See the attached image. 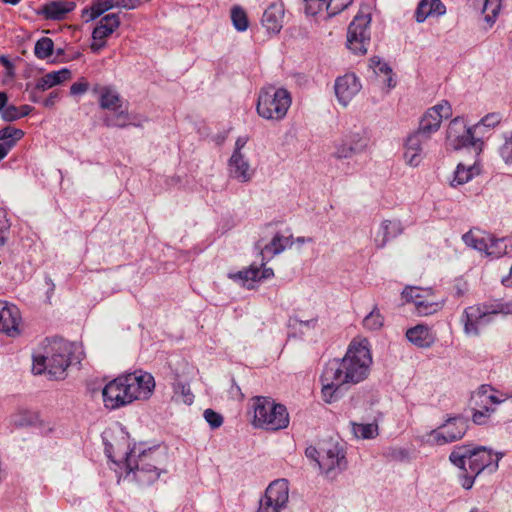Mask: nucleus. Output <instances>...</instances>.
<instances>
[{"label": "nucleus", "instance_id": "21", "mask_svg": "<svg viewBox=\"0 0 512 512\" xmlns=\"http://www.w3.org/2000/svg\"><path fill=\"white\" fill-rule=\"evenodd\" d=\"M19 321L20 315L18 308L0 301V332L10 337L18 335Z\"/></svg>", "mask_w": 512, "mask_h": 512}, {"label": "nucleus", "instance_id": "36", "mask_svg": "<svg viewBox=\"0 0 512 512\" xmlns=\"http://www.w3.org/2000/svg\"><path fill=\"white\" fill-rule=\"evenodd\" d=\"M352 432L357 438L372 439L378 435V425L376 423H356L351 422Z\"/></svg>", "mask_w": 512, "mask_h": 512}, {"label": "nucleus", "instance_id": "11", "mask_svg": "<svg viewBox=\"0 0 512 512\" xmlns=\"http://www.w3.org/2000/svg\"><path fill=\"white\" fill-rule=\"evenodd\" d=\"M512 314V299L505 303H501L497 305V309L489 312L488 310L482 308L481 306L475 305L467 307L462 315L461 322L464 325V332L466 335L478 336L479 324L489 315V314Z\"/></svg>", "mask_w": 512, "mask_h": 512}, {"label": "nucleus", "instance_id": "24", "mask_svg": "<svg viewBox=\"0 0 512 512\" xmlns=\"http://www.w3.org/2000/svg\"><path fill=\"white\" fill-rule=\"evenodd\" d=\"M407 339L419 348H429L435 341L436 337L432 330L423 324H418L406 332Z\"/></svg>", "mask_w": 512, "mask_h": 512}, {"label": "nucleus", "instance_id": "23", "mask_svg": "<svg viewBox=\"0 0 512 512\" xmlns=\"http://www.w3.org/2000/svg\"><path fill=\"white\" fill-rule=\"evenodd\" d=\"M292 245L293 237L291 235L283 236L280 233H276L268 244L263 247L258 245V248L260 249L262 261H264L282 253L286 248L292 247Z\"/></svg>", "mask_w": 512, "mask_h": 512}, {"label": "nucleus", "instance_id": "53", "mask_svg": "<svg viewBox=\"0 0 512 512\" xmlns=\"http://www.w3.org/2000/svg\"><path fill=\"white\" fill-rule=\"evenodd\" d=\"M114 7L135 9L141 4V0H113Z\"/></svg>", "mask_w": 512, "mask_h": 512}, {"label": "nucleus", "instance_id": "12", "mask_svg": "<svg viewBox=\"0 0 512 512\" xmlns=\"http://www.w3.org/2000/svg\"><path fill=\"white\" fill-rule=\"evenodd\" d=\"M369 143L370 139L365 133H351L334 143L331 156L336 160L350 159L365 152Z\"/></svg>", "mask_w": 512, "mask_h": 512}, {"label": "nucleus", "instance_id": "54", "mask_svg": "<svg viewBox=\"0 0 512 512\" xmlns=\"http://www.w3.org/2000/svg\"><path fill=\"white\" fill-rule=\"evenodd\" d=\"M306 3V13L315 15L323 5V0H303Z\"/></svg>", "mask_w": 512, "mask_h": 512}, {"label": "nucleus", "instance_id": "9", "mask_svg": "<svg viewBox=\"0 0 512 512\" xmlns=\"http://www.w3.org/2000/svg\"><path fill=\"white\" fill-rule=\"evenodd\" d=\"M468 420L462 416L449 417L445 423L428 434V441L436 445H444L458 441L468 430Z\"/></svg>", "mask_w": 512, "mask_h": 512}, {"label": "nucleus", "instance_id": "62", "mask_svg": "<svg viewBox=\"0 0 512 512\" xmlns=\"http://www.w3.org/2000/svg\"><path fill=\"white\" fill-rule=\"evenodd\" d=\"M8 97L5 92H0V112L2 113L3 110L7 107Z\"/></svg>", "mask_w": 512, "mask_h": 512}, {"label": "nucleus", "instance_id": "55", "mask_svg": "<svg viewBox=\"0 0 512 512\" xmlns=\"http://www.w3.org/2000/svg\"><path fill=\"white\" fill-rule=\"evenodd\" d=\"M463 473H464V475L461 480V485L464 489L469 490L472 488L475 478L477 476H474V474H471L469 472H463Z\"/></svg>", "mask_w": 512, "mask_h": 512}, {"label": "nucleus", "instance_id": "14", "mask_svg": "<svg viewBox=\"0 0 512 512\" xmlns=\"http://www.w3.org/2000/svg\"><path fill=\"white\" fill-rule=\"evenodd\" d=\"M488 385H482L472 395V403L474 404V413L472 420L477 425H484L488 418L494 412V408L489 405L499 404L501 402L494 394L491 393Z\"/></svg>", "mask_w": 512, "mask_h": 512}, {"label": "nucleus", "instance_id": "17", "mask_svg": "<svg viewBox=\"0 0 512 512\" xmlns=\"http://www.w3.org/2000/svg\"><path fill=\"white\" fill-rule=\"evenodd\" d=\"M431 296L430 289H420L418 287H406L402 292V297L407 302H412L419 315L427 316L436 313L441 309L440 302L429 300Z\"/></svg>", "mask_w": 512, "mask_h": 512}, {"label": "nucleus", "instance_id": "41", "mask_svg": "<svg viewBox=\"0 0 512 512\" xmlns=\"http://www.w3.org/2000/svg\"><path fill=\"white\" fill-rule=\"evenodd\" d=\"M384 318L377 308H374L363 320L365 328L370 330H378L383 326Z\"/></svg>", "mask_w": 512, "mask_h": 512}, {"label": "nucleus", "instance_id": "1", "mask_svg": "<svg viewBox=\"0 0 512 512\" xmlns=\"http://www.w3.org/2000/svg\"><path fill=\"white\" fill-rule=\"evenodd\" d=\"M372 357L368 347L351 342L342 359L330 360L322 373V398L326 403L337 401L343 387L364 381L370 372Z\"/></svg>", "mask_w": 512, "mask_h": 512}, {"label": "nucleus", "instance_id": "43", "mask_svg": "<svg viewBox=\"0 0 512 512\" xmlns=\"http://www.w3.org/2000/svg\"><path fill=\"white\" fill-rule=\"evenodd\" d=\"M24 136L21 129L7 126L0 129V140L4 142L14 141V144Z\"/></svg>", "mask_w": 512, "mask_h": 512}, {"label": "nucleus", "instance_id": "45", "mask_svg": "<svg viewBox=\"0 0 512 512\" xmlns=\"http://www.w3.org/2000/svg\"><path fill=\"white\" fill-rule=\"evenodd\" d=\"M353 0H330L327 4V10L330 15H336L352 4Z\"/></svg>", "mask_w": 512, "mask_h": 512}, {"label": "nucleus", "instance_id": "37", "mask_svg": "<svg viewBox=\"0 0 512 512\" xmlns=\"http://www.w3.org/2000/svg\"><path fill=\"white\" fill-rule=\"evenodd\" d=\"M464 243L480 252H486L488 245V236H479L475 231L470 230L462 236Z\"/></svg>", "mask_w": 512, "mask_h": 512}, {"label": "nucleus", "instance_id": "33", "mask_svg": "<svg viewBox=\"0 0 512 512\" xmlns=\"http://www.w3.org/2000/svg\"><path fill=\"white\" fill-rule=\"evenodd\" d=\"M114 8L113 0H94L89 7L82 10V18L90 22Z\"/></svg>", "mask_w": 512, "mask_h": 512}, {"label": "nucleus", "instance_id": "58", "mask_svg": "<svg viewBox=\"0 0 512 512\" xmlns=\"http://www.w3.org/2000/svg\"><path fill=\"white\" fill-rule=\"evenodd\" d=\"M14 146V141L0 143V160H2L11 148Z\"/></svg>", "mask_w": 512, "mask_h": 512}, {"label": "nucleus", "instance_id": "63", "mask_svg": "<svg viewBox=\"0 0 512 512\" xmlns=\"http://www.w3.org/2000/svg\"><path fill=\"white\" fill-rule=\"evenodd\" d=\"M273 270L271 268H264L263 271L261 272L260 271V274H259V280L260 279H266V278H269L273 275Z\"/></svg>", "mask_w": 512, "mask_h": 512}, {"label": "nucleus", "instance_id": "5", "mask_svg": "<svg viewBox=\"0 0 512 512\" xmlns=\"http://www.w3.org/2000/svg\"><path fill=\"white\" fill-rule=\"evenodd\" d=\"M291 103L288 90L268 85L259 92L256 110L263 119L280 121L286 117Z\"/></svg>", "mask_w": 512, "mask_h": 512}, {"label": "nucleus", "instance_id": "38", "mask_svg": "<svg viewBox=\"0 0 512 512\" xmlns=\"http://www.w3.org/2000/svg\"><path fill=\"white\" fill-rule=\"evenodd\" d=\"M486 255L499 258L508 253L506 239H495L488 236V245L486 249Z\"/></svg>", "mask_w": 512, "mask_h": 512}, {"label": "nucleus", "instance_id": "26", "mask_svg": "<svg viewBox=\"0 0 512 512\" xmlns=\"http://www.w3.org/2000/svg\"><path fill=\"white\" fill-rule=\"evenodd\" d=\"M75 7L76 4L73 1L55 0L45 4L41 9V14L46 19L62 20Z\"/></svg>", "mask_w": 512, "mask_h": 512}, {"label": "nucleus", "instance_id": "56", "mask_svg": "<svg viewBox=\"0 0 512 512\" xmlns=\"http://www.w3.org/2000/svg\"><path fill=\"white\" fill-rule=\"evenodd\" d=\"M305 455L318 463V461H320L322 454L315 447L310 446L306 448Z\"/></svg>", "mask_w": 512, "mask_h": 512}, {"label": "nucleus", "instance_id": "15", "mask_svg": "<svg viewBox=\"0 0 512 512\" xmlns=\"http://www.w3.org/2000/svg\"><path fill=\"white\" fill-rule=\"evenodd\" d=\"M124 379V375H120L103 388L102 396L106 408L114 410L133 402Z\"/></svg>", "mask_w": 512, "mask_h": 512}, {"label": "nucleus", "instance_id": "18", "mask_svg": "<svg viewBox=\"0 0 512 512\" xmlns=\"http://www.w3.org/2000/svg\"><path fill=\"white\" fill-rule=\"evenodd\" d=\"M347 465L343 449L338 444H329L328 447L322 449L319 468L330 476L336 470L341 471Z\"/></svg>", "mask_w": 512, "mask_h": 512}, {"label": "nucleus", "instance_id": "35", "mask_svg": "<svg viewBox=\"0 0 512 512\" xmlns=\"http://www.w3.org/2000/svg\"><path fill=\"white\" fill-rule=\"evenodd\" d=\"M103 124L109 128H125L132 125V118L126 109H118L113 114L106 115L103 118Z\"/></svg>", "mask_w": 512, "mask_h": 512}, {"label": "nucleus", "instance_id": "57", "mask_svg": "<svg viewBox=\"0 0 512 512\" xmlns=\"http://www.w3.org/2000/svg\"><path fill=\"white\" fill-rule=\"evenodd\" d=\"M106 45L105 39H93V42L90 44V49L94 53H98L102 48Z\"/></svg>", "mask_w": 512, "mask_h": 512}, {"label": "nucleus", "instance_id": "22", "mask_svg": "<svg viewBox=\"0 0 512 512\" xmlns=\"http://www.w3.org/2000/svg\"><path fill=\"white\" fill-rule=\"evenodd\" d=\"M228 166L230 176L241 183L249 182L254 175V170L243 153H232Z\"/></svg>", "mask_w": 512, "mask_h": 512}, {"label": "nucleus", "instance_id": "16", "mask_svg": "<svg viewBox=\"0 0 512 512\" xmlns=\"http://www.w3.org/2000/svg\"><path fill=\"white\" fill-rule=\"evenodd\" d=\"M126 389L131 394L132 401L148 399L154 388L155 381L153 376L148 372L135 371L124 374Z\"/></svg>", "mask_w": 512, "mask_h": 512}, {"label": "nucleus", "instance_id": "47", "mask_svg": "<svg viewBox=\"0 0 512 512\" xmlns=\"http://www.w3.org/2000/svg\"><path fill=\"white\" fill-rule=\"evenodd\" d=\"M371 67H373L375 73H383L385 75H390L392 69L385 62H382L378 57H373L370 59Z\"/></svg>", "mask_w": 512, "mask_h": 512}, {"label": "nucleus", "instance_id": "3", "mask_svg": "<svg viewBox=\"0 0 512 512\" xmlns=\"http://www.w3.org/2000/svg\"><path fill=\"white\" fill-rule=\"evenodd\" d=\"M68 344L62 340L50 341L44 348L43 354L33 356L32 371L36 375L46 372L51 379L62 378L69 361Z\"/></svg>", "mask_w": 512, "mask_h": 512}, {"label": "nucleus", "instance_id": "60", "mask_svg": "<svg viewBox=\"0 0 512 512\" xmlns=\"http://www.w3.org/2000/svg\"><path fill=\"white\" fill-rule=\"evenodd\" d=\"M20 118L25 117L31 113L33 110V107L29 105H22L20 107H17Z\"/></svg>", "mask_w": 512, "mask_h": 512}, {"label": "nucleus", "instance_id": "39", "mask_svg": "<svg viewBox=\"0 0 512 512\" xmlns=\"http://www.w3.org/2000/svg\"><path fill=\"white\" fill-rule=\"evenodd\" d=\"M54 52V43L52 39L48 37L40 38L34 47L35 56L38 59H47Z\"/></svg>", "mask_w": 512, "mask_h": 512}, {"label": "nucleus", "instance_id": "50", "mask_svg": "<svg viewBox=\"0 0 512 512\" xmlns=\"http://www.w3.org/2000/svg\"><path fill=\"white\" fill-rule=\"evenodd\" d=\"M10 224L6 217L5 210L0 208V246L5 242V232L9 229Z\"/></svg>", "mask_w": 512, "mask_h": 512}, {"label": "nucleus", "instance_id": "32", "mask_svg": "<svg viewBox=\"0 0 512 512\" xmlns=\"http://www.w3.org/2000/svg\"><path fill=\"white\" fill-rule=\"evenodd\" d=\"M479 173L480 168L476 162L471 165L459 163L454 172V177L451 181V186L456 187L458 185H463L469 182L473 177H475Z\"/></svg>", "mask_w": 512, "mask_h": 512}, {"label": "nucleus", "instance_id": "34", "mask_svg": "<svg viewBox=\"0 0 512 512\" xmlns=\"http://www.w3.org/2000/svg\"><path fill=\"white\" fill-rule=\"evenodd\" d=\"M471 5L475 9H479L482 11V13L485 14V21L488 23V25L491 27L495 19L498 15L500 4L497 1H491V0H470Z\"/></svg>", "mask_w": 512, "mask_h": 512}, {"label": "nucleus", "instance_id": "46", "mask_svg": "<svg viewBox=\"0 0 512 512\" xmlns=\"http://www.w3.org/2000/svg\"><path fill=\"white\" fill-rule=\"evenodd\" d=\"M260 269L257 267L251 266L249 269L244 271H240L237 274V277L241 279L244 283L248 281H257L259 280Z\"/></svg>", "mask_w": 512, "mask_h": 512}, {"label": "nucleus", "instance_id": "48", "mask_svg": "<svg viewBox=\"0 0 512 512\" xmlns=\"http://www.w3.org/2000/svg\"><path fill=\"white\" fill-rule=\"evenodd\" d=\"M501 121V115L499 113H490L484 116L480 123L475 128L483 125L485 127H495Z\"/></svg>", "mask_w": 512, "mask_h": 512}, {"label": "nucleus", "instance_id": "20", "mask_svg": "<svg viewBox=\"0 0 512 512\" xmlns=\"http://www.w3.org/2000/svg\"><path fill=\"white\" fill-rule=\"evenodd\" d=\"M428 141L415 132L411 133L404 145L403 157L405 163L411 167H418L424 158V145Z\"/></svg>", "mask_w": 512, "mask_h": 512}, {"label": "nucleus", "instance_id": "27", "mask_svg": "<svg viewBox=\"0 0 512 512\" xmlns=\"http://www.w3.org/2000/svg\"><path fill=\"white\" fill-rule=\"evenodd\" d=\"M445 12L446 7L440 0H421L415 11V19L422 23L430 16H441Z\"/></svg>", "mask_w": 512, "mask_h": 512}, {"label": "nucleus", "instance_id": "19", "mask_svg": "<svg viewBox=\"0 0 512 512\" xmlns=\"http://www.w3.org/2000/svg\"><path fill=\"white\" fill-rule=\"evenodd\" d=\"M334 88L339 103L347 106L360 91L361 84L355 74H345L336 79Z\"/></svg>", "mask_w": 512, "mask_h": 512}, {"label": "nucleus", "instance_id": "59", "mask_svg": "<svg viewBox=\"0 0 512 512\" xmlns=\"http://www.w3.org/2000/svg\"><path fill=\"white\" fill-rule=\"evenodd\" d=\"M248 142V138L246 136L238 137L235 142V148L233 153H242V149Z\"/></svg>", "mask_w": 512, "mask_h": 512}, {"label": "nucleus", "instance_id": "30", "mask_svg": "<svg viewBox=\"0 0 512 512\" xmlns=\"http://www.w3.org/2000/svg\"><path fill=\"white\" fill-rule=\"evenodd\" d=\"M71 77L72 73L67 68H63L59 71H53L38 79L34 89L37 91H45L71 79Z\"/></svg>", "mask_w": 512, "mask_h": 512}, {"label": "nucleus", "instance_id": "40", "mask_svg": "<svg viewBox=\"0 0 512 512\" xmlns=\"http://www.w3.org/2000/svg\"><path fill=\"white\" fill-rule=\"evenodd\" d=\"M174 397L177 401L184 404L191 405L194 401V395L191 392L190 386L187 383L176 382L174 384Z\"/></svg>", "mask_w": 512, "mask_h": 512}, {"label": "nucleus", "instance_id": "49", "mask_svg": "<svg viewBox=\"0 0 512 512\" xmlns=\"http://www.w3.org/2000/svg\"><path fill=\"white\" fill-rule=\"evenodd\" d=\"M2 118L7 122H12L20 119L19 112L16 106L9 105L1 113Z\"/></svg>", "mask_w": 512, "mask_h": 512}, {"label": "nucleus", "instance_id": "61", "mask_svg": "<svg viewBox=\"0 0 512 512\" xmlns=\"http://www.w3.org/2000/svg\"><path fill=\"white\" fill-rule=\"evenodd\" d=\"M292 320L294 322H296V323H299L300 325H304V326L309 327V328L314 327L316 322H317V319H310V320L303 321V320H299L297 318H294Z\"/></svg>", "mask_w": 512, "mask_h": 512}, {"label": "nucleus", "instance_id": "6", "mask_svg": "<svg viewBox=\"0 0 512 512\" xmlns=\"http://www.w3.org/2000/svg\"><path fill=\"white\" fill-rule=\"evenodd\" d=\"M134 449L123 452L120 457L125 458V466L128 475L132 474L133 479L140 485H150L160 476L161 470L158 467L156 451L148 449L134 459Z\"/></svg>", "mask_w": 512, "mask_h": 512}, {"label": "nucleus", "instance_id": "31", "mask_svg": "<svg viewBox=\"0 0 512 512\" xmlns=\"http://www.w3.org/2000/svg\"><path fill=\"white\" fill-rule=\"evenodd\" d=\"M99 94V106L103 110L116 111L122 108V101L119 93L110 86H103L97 89Z\"/></svg>", "mask_w": 512, "mask_h": 512}, {"label": "nucleus", "instance_id": "42", "mask_svg": "<svg viewBox=\"0 0 512 512\" xmlns=\"http://www.w3.org/2000/svg\"><path fill=\"white\" fill-rule=\"evenodd\" d=\"M231 18L234 27L238 31H245L248 28L247 15L242 8L234 7L231 11Z\"/></svg>", "mask_w": 512, "mask_h": 512}, {"label": "nucleus", "instance_id": "51", "mask_svg": "<svg viewBox=\"0 0 512 512\" xmlns=\"http://www.w3.org/2000/svg\"><path fill=\"white\" fill-rule=\"evenodd\" d=\"M500 155L506 163H512V141L510 138L506 139L501 146Z\"/></svg>", "mask_w": 512, "mask_h": 512}, {"label": "nucleus", "instance_id": "52", "mask_svg": "<svg viewBox=\"0 0 512 512\" xmlns=\"http://www.w3.org/2000/svg\"><path fill=\"white\" fill-rule=\"evenodd\" d=\"M89 84L87 81H78L71 85L70 93L71 95H81L84 94L88 90Z\"/></svg>", "mask_w": 512, "mask_h": 512}, {"label": "nucleus", "instance_id": "25", "mask_svg": "<svg viewBox=\"0 0 512 512\" xmlns=\"http://www.w3.org/2000/svg\"><path fill=\"white\" fill-rule=\"evenodd\" d=\"M403 231L402 224L399 220L382 221L379 230L375 235V245L383 248L391 239L400 235Z\"/></svg>", "mask_w": 512, "mask_h": 512}, {"label": "nucleus", "instance_id": "7", "mask_svg": "<svg viewBox=\"0 0 512 512\" xmlns=\"http://www.w3.org/2000/svg\"><path fill=\"white\" fill-rule=\"evenodd\" d=\"M370 23L371 15L369 13H358L349 24L347 31V46L357 54H366L367 46L370 43Z\"/></svg>", "mask_w": 512, "mask_h": 512}, {"label": "nucleus", "instance_id": "28", "mask_svg": "<svg viewBox=\"0 0 512 512\" xmlns=\"http://www.w3.org/2000/svg\"><path fill=\"white\" fill-rule=\"evenodd\" d=\"M283 16L282 6L271 4L263 13L262 24L269 32L279 33L282 29Z\"/></svg>", "mask_w": 512, "mask_h": 512}, {"label": "nucleus", "instance_id": "4", "mask_svg": "<svg viewBox=\"0 0 512 512\" xmlns=\"http://www.w3.org/2000/svg\"><path fill=\"white\" fill-rule=\"evenodd\" d=\"M253 421L255 428L268 431L285 429L289 425V413L283 404L276 403L270 397L257 396L252 399Z\"/></svg>", "mask_w": 512, "mask_h": 512}, {"label": "nucleus", "instance_id": "44", "mask_svg": "<svg viewBox=\"0 0 512 512\" xmlns=\"http://www.w3.org/2000/svg\"><path fill=\"white\" fill-rule=\"evenodd\" d=\"M203 416L212 429H217L223 424V417L213 409H206Z\"/></svg>", "mask_w": 512, "mask_h": 512}, {"label": "nucleus", "instance_id": "64", "mask_svg": "<svg viewBox=\"0 0 512 512\" xmlns=\"http://www.w3.org/2000/svg\"><path fill=\"white\" fill-rule=\"evenodd\" d=\"M455 289H456V295L458 297H462L465 294V292L467 291V287L465 284H463V285L457 284L455 286Z\"/></svg>", "mask_w": 512, "mask_h": 512}, {"label": "nucleus", "instance_id": "10", "mask_svg": "<svg viewBox=\"0 0 512 512\" xmlns=\"http://www.w3.org/2000/svg\"><path fill=\"white\" fill-rule=\"evenodd\" d=\"M447 142L453 149L458 150L463 147H473L476 154L481 151L483 142L474 137L472 128L467 127L463 119L454 118L447 128Z\"/></svg>", "mask_w": 512, "mask_h": 512}, {"label": "nucleus", "instance_id": "29", "mask_svg": "<svg viewBox=\"0 0 512 512\" xmlns=\"http://www.w3.org/2000/svg\"><path fill=\"white\" fill-rule=\"evenodd\" d=\"M120 26V18L116 13L105 15L97 23L92 32V39H106Z\"/></svg>", "mask_w": 512, "mask_h": 512}, {"label": "nucleus", "instance_id": "8", "mask_svg": "<svg viewBox=\"0 0 512 512\" xmlns=\"http://www.w3.org/2000/svg\"><path fill=\"white\" fill-rule=\"evenodd\" d=\"M288 499V481L285 479L275 480L267 487L256 512H287Z\"/></svg>", "mask_w": 512, "mask_h": 512}, {"label": "nucleus", "instance_id": "2", "mask_svg": "<svg viewBox=\"0 0 512 512\" xmlns=\"http://www.w3.org/2000/svg\"><path fill=\"white\" fill-rule=\"evenodd\" d=\"M502 457L503 453H497L494 458L492 451L484 446L459 445L454 447L449 460L463 472L478 476L486 468L496 471Z\"/></svg>", "mask_w": 512, "mask_h": 512}, {"label": "nucleus", "instance_id": "13", "mask_svg": "<svg viewBox=\"0 0 512 512\" xmlns=\"http://www.w3.org/2000/svg\"><path fill=\"white\" fill-rule=\"evenodd\" d=\"M451 115V105L447 101H443L425 112L420 119L418 129L414 132L429 141L431 134L440 128L443 118H448Z\"/></svg>", "mask_w": 512, "mask_h": 512}]
</instances>
